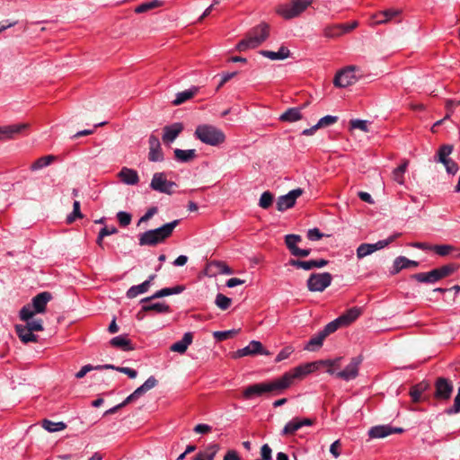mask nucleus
Returning a JSON list of instances; mask_svg holds the SVG:
<instances>
[{
    "label": "nucleus",
    "instance_id": "nucleus-1",
    "mask_svg": "<svg viewBox=\"0 0 460 460\" xmlns=\"http://www.w3.org/2000/svg\"><path fill=\"white\" fill-rule=\"evenodd\" d=\"M288 376H281L270 382H262L251 385L243 391L245 400H252L268 394H277L288 387Z\"/></svg>",
    "mask_w": 460,
    "mask_h": 460
},
{
    "label": "nucleus",
    "instance_id": "nucleus-2",
    "mask_svg": "<svg viewBox=\"0 0 460 460\" xmlns=\"http://www.w3.org/2000/svg\"><path fill=\"white\" fill-rule=\"evenodd\" d=\"M270 27L267 23L261 24L252 28L245 38L238 42L236 49L240 52L252 49L261 45L269 37Z\"/></svg>",
    "mask_w": 460,
    "mask_h": 460
},
{
    "label": "nucleus",
    "instance_id": "nucleus-3",
    "mask_svg": "<svg viewBox=\"0 0 460 460\" xmlns=\"http://www.w3.org/2000/svg\"><path fill=\"white\" fill-rule=\"evenodd\" d=\"M179 220H173L170 223H167L156 229H152L144 232L139 234L138 241L139 245L145 246H155L162 242H164L166 238H168L173 229L178 226Z\"/></svg>",
    "mask_w": 460,
    "mask_h": 460
},
{
    "label": "nucleus",
    "instance_id": "nucleus-4",
    "mask_svg": "<svg viewBox=\"0 0 460 460\" xmlns=\"http://www.w3.org/2000/svg\"><path fill=\"white\" fill-rule=\"evenodd\" d=\"M194 137L201 143L211 146H218L226 141L223 130L212 124L198 125L194 131Z\"/></svg>",
    "mask_w": 460,
    "mask_h": 460
},
{
    "label": "nucleus",
    "instance_id": "nucleus-5",
    "mask_svg": "<svg viewBox=\"0 0 460 460\" xmlns=\"http://www.w3.org/2000/svg\"><path fill=\"white\" fill-rule=\"evenodd\" d=\"M52 299V295L48 292H41L31 299V305H24L20 310V318L22 321L31 319L36 314H42L46 311L48 303Z\"/></svg>",
    "mask_w": 460,
    "mask_h": 460
},
{
    "label": "nucleus",
    "instance_id": "nucleus-6",
    "mask_svg": "<svg viewBox=\"0 0 460 460\" xmlns=\"http://www.w3.org/2000/svg\"><path fill=\"white\" fill-rule=\"evenodd\" d=\"M312 2L313 0H291L289 4L279 5L276 12L284 19L289 20L301 14Z\"/></svg>",
    "mask_w": 460,
    "mask_h": 460
},
{
    "label": "nucleus",
    "instance_id": "nucleus-7",
    "mask_svg": "<svg viewBox=\"0 0 460 460\" xmlns=\"http://www.w3.org/2000/svg\"><path fill=\"white\" fill-rule=\"evenodd\" d=\"M360 77L359 68L355 66H349L336 74L333 84L337 87L345 88L354 84Z\"/></svg>",
    "mask_w": 460,
    "mask_h": 460
},
{
    "label": "nucleus",
    "instance_id": "nucleus-8",
    "mask_svg": "<svg viewBox=\"0 0 460 460\" xmlns=\"http://www.w3.org/2000/svg\"><path fill=\"white\" fill-rule=\"evenodd\" d=\"M452 152L453 146L443 145L438 148L437 155L434 157V161L443 164L447 173L454 175L458 171V165L455 161L449 158Z\"/></svg>",
    "mask_w": 460,
    "mask_h": 460
},
{
    "label": "nucleus",
    "instance_id": "nucleus-9",
    "mask_svg": "<svg viewBox=\"0 0 460 460\" xmlns=\"http://www.w3.org/2000/svg\"><path fill=\"white\" fill-rule=\"evenodd\" d=\"M332 281V276L329 272L313 273L309 276L306 285L311 292H323Z\"/></svg>",
    "mask_w": 460,
    "mask_h": 460
},
{
    "label": "nucleus",
    "instance_id": "nucleus-10",
    "mask_svg": "<svg viewBox=\"0 0 460 460\" xmlns=\"http://www.w3.org/2000/svg\"><path fill=\"white\" fill-rule=\"evenodd\" d=\"M361 361L362 359L359 357H354L343 370L335 372L333 368H328L327 373L330 375H335L336 377L344 381L353 380L358 376Z\"/></svg>",
    "mask_w": 460,
    "mask_h": 460
},
{
    "label": "nucleus",
    "instance_id": "nucleus-11",
    "mask_svg": "<svg viewBox=\"0 0 460 460\" xmlns=\"http://www.w3.org/2000/svg\"><path fill=\"white\" fill-rule=\"evenodd\" d=\"M401 13V9H385L372 14L369 18L368 24L371 27L385 24L394 21L396 17L400 16Z\"/></svg>",
    "mask_w": 460,
    "mask_h": 460
},
{
    "label": "nucleus",
    "instance_id": "nucleus-12",
    "mask_svg": "<svg viewBox=\"0 0 460 460\" xmlns=\"http://www.w3.org/2000/svg\"><path fill=\"white\" fill-rule=\"evenodd\" d=\"M176 186L174 181H170L166 179L164 172H155L150 182V188L155 191L172 194V188Z\"/></svg>",
    "mask_w": 460,
    "mask_h": 460
},
{
    "label": "nucleus",
    "instance_id": "nucleus-13",
    "mask_svg": "<svg viewBox=\"0 0 460 460\" xmlns=\"http://www.w3.org/2000/svg\"><path fill=\"white\" fill-rule=\"evenodd\" d=\"M303 192L304 191L301 188H297L290 190L285 195L279 196L277 200V209L283 212L293 208L296 204V199L299 198Z\"/></svg>",
    "mask_w": 460,
    "mask_h": 460
},
{
    "label": "nucleus",
    "instance_id": "nucleus-14",
    "mask_svg": "<svg viewBox=\"0 0 460 460\" xmlns=\"http://www.w3.org/2000/svg\"><path fill=\"white\" fill-rule=\"evenodd\" d=\"M453 384L450 380L438 377L435 383V397L438 400H447L453 393Z\"/></svg>",
    "mask_w": 460,
    "mask_h": 460
},
{
    "label": "nucleus",
    "instance_id": "nucleus-15",
    "mask_svg": "<svg viewBox=\"0 0 460 460\" xmlns=\"http://www.w3.org/2000/svg\"><path fill=\"white\" fill-rule=\"evenodd\" d=\"M318 368V361L308 363L305 365L298 366L293 369L292 372L285 373L282 376H288V386L292 384L295 378L302 377L314 372Z\"/></svg>",
    "mask_w": 460,
    "mask_h": 460
},
{
    "label": "nucleus",
    "instance_id": "nucleus-16",
    "mask_svg": "<svg viewBox=\"0 0 460 460\" xmlns=\"http://www.w3.org/2000/svg\"><path fill=\"white\" fill-rule=\"evenodd\" d=\"M403 429L402 428H394L390 425H378L372 427L368 435L372 438H383L394 433H402Z\"/></svg>",
    "mask_w": 460,
    "mask_h": 460
},
{
    "label": "nucleus",
    "instance_id": "nucleus-17",
    "mask_svg": "<svg viewBox=\"0 0 460 460\" xmlns=\"http://www.w3.org/2000/svg\"><path fill=\"white\" fill-rule=\"evenodd\" d=\"M156 385L157 380L155 379V377L153 376H149L142 385L137 387L131 394H129L126 398V402L130 403L134 402L135 400L138 399L140 396L145 394L146 392L154 388Z\"/></svg>",
    "mask_w": 460,
    "mask_h": 460
},
{
    "label": "nucleus",
    "instance_id": "nucleus-18",
    "mask_svg": "<svg viewBox=\"0 0 460 460\" xmlns=\"http://www.w3.org/2000/svg\"><path fill=\"white\" fill-rule=\"evenodd\" d=\"M419 266V262L416 261L410 260L404 256H398L394 259L393 267L390 270L392 275L399 273L402 270L409 268H416Z\"/></svg>",
    "mask_w": 460,
    "mask_h": 460
},
{
    "label": "nucleus",
    "instance_id": "nucleus-19",
    "mask_svg": "<svg viewBox=\"0 0 460 460\" xmlns=\"http://www.w3.org/2000/svg\"><path fill=\"white\" fill-rule=\"evenodd\" d=\"M118 177L121 182L127 185H136L139 181L137 172L128 167H122L118 173Z\"/></svg>",
    "mask_w": 460,
    "mask_h": 460
},
{
    "label": "nucleus",
    "instance_id": "nucleus-20",
    "mask_svg": "<svg viewBox=\"0 0 460 460\" xmlns=\"http://www.w3.org/2000/svg\"><path fill=\"white\" fill-rule=\"evenodd\" d=\"M182 130L183 126L179 122L165 126L164 128V135L162 137L163 141L167 144L173 142Z\"/></svg>",
    "mask_w": 460,
    "mask_h": 460
},
{
    "label": "nucleus",
    "instance_id": "nucleus-21",
    "mask_svg": "<svg viewBox=\"0 0 460 460\" xmlns=\"http://www.w3.org/2000/svg\"><path fill=\"white\" fill-rule=\"evenodd\" d=\"M185 288L183 286L178 285L172 288H164L158 291H156L155 294H153L151 296L145 297L141 300V303H147L148 301L155 298H161L164 296H171V295H177L181 293Z\"/></svg>",
    "mask_w": 460,
    "mask_h": 460
},
{
    "label": "nucleus",
    "instance_id": "nucleus-22",
    "mask_svg": "<svg viewBox=\"0 0 460 460\" xmlns=\"http://www.w3.org/2000/svg\"><path fill=\"white\" fill-rule=\"evenodd\" d=\"M155 275H150L148 279L143 283L130 287L127 291V297L135 298L138 295L146 293L149 289L151 282L155 279Z\"/></svg>",
    "mask_w": 460,
    "mask_h": 460
},
{
    "label": "nucleus",
    "instance_id": "nucleus-23",
    "mask_svg": "<svg viewBox=\"0 0 460 460\" xmlns=\"http://www.w3.org/2000/svg\"><path fill=\"white\" fill-rule=\"evenodd\" d=\"M193 341V333L190 332H185L182 339L174 342L170 349L173 352H178L180 354H183L186 352L188 347L192 343Z\"/></svg>",
    "mask_w": 460,
    "mask_h": 460
},
{
    "label": "nucleus",
    "instance_id": "nucleus-24",
    "mask_svg": "<svg viewBox=\"0 0 460 460\" xmlns=\"http://www.w3.org/2000/svg\"><path fill=\"white\" fill-rule=\"evenodd\" d=\"M110 344L111 347L119 349L123 351H131L135 349L134 346L132 345L131 341L128 338V335L126 334L113 337L110 341Z\"/></svg>",
    "mask_w": 460,
    "mask_h": 460
},
{
    "label": "nucleus",
    "instance_id": "nucleus-25",
    "mask_svg": "<svg viewBox=\"0 0 460 460\" xmlns=\"http://www.w3.org/2000/svg\"><path fill=\"white\" fill-rule=\"evenodd\" d=\"M362 314V310L359 307L354 306L347 310L344 314L340 315L338 318L341 323L342 326H348L356 321Z\"/></svg>",
    "mask_w": 460,
    "mask_h": 460
},
{
    "label": "nucleus",
    "instance_id": "nucleus-26",
    "mask_svg": "<svg viewBox=\"0 0 460 460\" xmlns=\"http://www.w3.org/2000/svg\"><path fill=\"white\" fill-rule=\"evenodd\" d=\"M260 54L271 60H283L289 57L290 51L287 47L281 46L278 51L261 50Z\"/></svg>",
    "mask_w": 460,
    "mask_h": 460
},
{
    "label": "nucleus",
    "instance_id": "nucleus-27",
    "mask_svg": "<svg viewBox=\"0 0 460 460\" xmlns=\"http://www.w3.org/2000/svg\"><path fill=\"white\" fill-rule=\"evenodd\" d=\"M15 331L18 337L23 343L37 341V336L33 334L26 325L17 324L15 326Z\"/></svg>",
    "mask_w": 460,
    "mask_h": 460
},
{
    "label": "nucleus",
    "instance_id": "nucleus-28",
    "mask_svg": "<svg viewBox=\"0 0 460 460\" xmlns=\"http://www.w3.org/2000/svg\"><path fill=\"white\" fill-rule=\"evenodd\" d=\"M219 450V446L216 443L209 444L203 451L199 452L194 460H213Z\"/></svg>",
    "mask_w": 460,
    "mask_h": 460
},
{
    "label": "nucleus",
    "instance_id": "nucleus-29",
    "mask_svg": "<svg viewBox=\"0 0 460 460\" xmlns=\"http://www.w3.org/2000/svg\"><path fill=\"white\" fill-rule=\"evenodd\" d=\"M414 279L422 283H435L438 281L440 279L438 278V273L436 269L429 271V272H420L416 273L412 276Z\"/></svg>",
    "mask_w": 460,
    "mask_h": 460
},
{
    "label": "nucleus",
    "instance_id": "nucleus-30",
    "mask_svg": "<svg viewBox=\"0 0 460 460\" xmlns=\"http://www.w3.org/2000/svg\"><path fill=\"white\" fill-rule=\"evenodd\" d=\"M301 110L300 107L289 108L280 115L279 119L287 122L297 121L302 118Z\"/></svg>",
    "mask_w": 460,
    "mask_h": 460
},
{
    "label": "nucleus",
    "instance_id": "nucleus-31",
    "mask_svg": "<svg viewBox=\"0 0 460 460\" xmlns=\"http://www.w3.org/2000/svg\"><path fill=\"white\" fill-rule=\"evenodd\" d=\"M173 153L175 159L181 163H188L196 157L195 149L182 150L176 148Z\"/></svg>",
    "mask_w": 460,
    "mask_h": 460
},
{
    "label": "nucleus",
    "instance_id": "nucleus-32",
    "mask_svg": "<svg viewBox=\"0 0 460 460\" xmlns=\"http://www.w3.org/2000/svg\"><path fill=\"white\" fill-rule=\"evenodd\" d=\"M197 92L198 88L193 86L188 90L178 93L176 94L175 99L172 101V104L177 106L185 102L186 101L191 99L196 94Z\"/></svg>",
    "mask_w": 460,
    "mask_h": 460
},
{
    "label": "nucleus",
    "instance_id": "nucleus-33",
    "mask_svg": "<svg viewBox=\"0 0 460 460\" xmlns=\"http://www.w3.org/2000/svg\"><path fill=\"white\" fill-rule=\"evenodd\" d=\"M325 340V336L319 332L316 335L313 336L306 345L305 346V349L314 351L323 346V341Z\"/></svg>",
    "mask_w": 460,
    "mask_h": 460
},
{
    "label": "nucleus",
    "instance_id": "nucleus-34",
    "mask_svg": "<svg viewBox=\"0 0 460 460\" xmlns=\"http://www.w3.org/2000/svg\"><path fill=\"white\" fill-rule=\"evenodd\" d=\"M323 36L328 39H333L344 34L343 28L341 23L328 25L323 29Z\"/></svg>",
    "mask_w": 460,
    "mask_h": 460
},
{
    "label": "nucleus",
    "instance_id": "nucleus-35",
    "mask_svg": "<svg viewBox=\"0 0 460 460\" xmlns=\"http://www.w3.org/2000/svg\"><path fill=\"white\" fill-rule=\"evenodd\" d=\"M56 160V156L49 155L46 156H41L37 159L33 164H31L30 169L31 171H38L44 167L49 166L53 161Z\"/></svg>",
    "mask_w": 460,
    "mask_h": 460
},
{
    "label": "nucleus",
    "instance_id": "nucleus-36",
    "mask_svg": "<svg viewBox=\"0 0 460 460\" xmlns=\"http://www.w3.org/2000/svg\"><path fill=\"white\" fill-rule=\"evenodd\" d=\"M401 233H394V234L390 235L388 238L385 240H380L375 243H370L372 252L385 248L394 241H395L399 236H401Z\"/></svg>",
    "mask_w": 460,
    "mask_h": 460
},
{
    "label": "nucleus",
    "instance_id": "nucleus-37",
    "mask_svg": "<svg viewBox=\"0 0 460 460\" xmlns=\"http://www.w3.org/2000/svg\"><path fill=\"white\" fill-rule=\"evenodd\" d=\"M429 385L425 382H421L414 385L410 392V395L411 400L414 402H418L420 401L421 394L428 389Z\"/></svg>",
    "mask_w": 460,
    "mask_h": 460
},
{
    "label": "nucleus",
    "instance_id": "nucleus-38",
    "mask_svg": "<svg viewBox=\"0 0 460 460\" xmlns=\"http://www.w3.org/2000/svg\"><path fill=\"white\" fill-rule=\"evenodd\" d=\"M142 306V310L145 312L148 311H155L156 313L163 314V313H169L170 312V306L164 303H152V304H146L144 303Z\"/></svg>",
    "mask_w": 460,
    "mask_h": 460
},
{
    "label": "nucleus",
    "instance_id": "nucleus-39",
    "mask_svg": "<svg viewBox=\"0 0 460 460\" xmlns=\"http://www.w3.org/2000/svg\"><path fill=\"white\" fill-rule=\"evenodd\" d=\"M299 429H301V424L299 423V418H294L291 420H289L285 427L283 428L281 431L282 436H289L294 434L296 431H297Z\"/></svg>",
    "mask_w": 460,
    "mask_h": 460
},
{
    "label": "nucleus",
    "instance_id": "nucleus-40",
    "mask_svg": "<svg viewBox=\"0 0 460 460\" xmlns=\"http://www.w3.org/2000/svg\"><path fill=\"white\" fill-rule=\"evenodd\" d=\"M42 427L49 432H57L64 430L66 428V424L63 421L54 422L49 420H43Z\"/></svg>",
    "mask_w": 460,
    "mask_h": 460
},
{
    "label": "nucleus",
    "instance_id": "nucleus-41",
    "mask_svg": "<svg viewBox=\"0 0 460 460\" xmlns=\"http://www.w3.org/2000/svg\"><path fill=\"white\" fill-rule=\"evenodd\" d=\"M408 167V161H404L402 164L396 167L393 171V179L399 184H403L404 182V173Z\"/></svg>",
    "mask_w": 460,
    "mask_h": 460
},
{
    "label": "nucleus",
    "instance_id": "nucleus-42",
    "mask_svg": "<svg viewBox=\"0 0 460 460\" xmlns=\"http://www.w3.org/2000/svg\"><path fill=\"white\" fill-rule=\"evenodd\" d=\"M163 3L160 0H153L150 2H145L137 5L135 9L137 13H146L149 10L162 6Z\"/></svg>",
    "mask_w": 460,
    "mask_h": 460
},
{
    "label": "nucleus",
    "instance_id": "nucleus-43",
    "mask_svg": "<svg viewBox=\"0 0 460 460\" xmlns=\"http://www.w3.org/2000/svg\"><path fill=\"white\" fill-rule=\"evenodd\" d=\"M456 250V248L451 244H435L432 247V252L442 257L448 255Z\"/></svg>",
    "mask_w": 460,
    "mask_h": 460
},
{
    "label": "nucleus",
    "instance_id": "nucleus-44",
    "mask_svg": "<svg viewBox=\"0 0 460 460\" xmlns=\"http://www.w3.org/2000/svg\"><path fill=\"white\" fill-rule=\"evenodd\" d=\"M340 327H342V324L340 322L339 318L337 317L336 319H334L333 321L330 322L329 323H327L324 328L320 331L324 336L325 338L327 336H329L330 334L333 333L334 332H336Z\"/></svg>",
    "mask_w": 460,
    "mask_h": 460
},
{
    "label": "nucleus",
    "instance_id": "nucleus-45",
    "mask_svg": "<svg viewBox=\"0 0 460 460\" xmlns=\"http://www.w3.org/2000/svg\"><path fill=\"white\" fill-rule=\"evenodd\" d=\"M301 241V236L298 234H287L285 236V243L291 254L297 248L296 243Z\"/></svg>",
    "mask_w": 460,
    "mask_h": 460
},
{
    "label": "nucleus",
    "instance_id": "nucleus-46",
    "mask_svg": "<svg viewBox=\"0 0 460 460\" xmlns=\"http://www.w3.org/2000/svg\"><path fill=\"white\" fill-rule=\"evenodd\" d=\"M248 346L250 348V351L252 352V356L257 355V354L267 355V356L270 355V352L263 348L261 341H250Z\"/></svg>",
    "mask_w": 460,
    "mask_h": 460
},
{
    "label": "nucleus",
    "instance_id": "nucleus-47",
    "mask_svg": "<svg viewBox=\"0 0 460 460\" xmlns=\"http://www.w3.org/2000/svg\"><path fill=\"white\" fill-rule=\"evenodd\" d=\"M289 264L296 269H303L305 270H310L314 268V260L300 261L292 259L289 261Z\"/></svg>",
    "mask_w": 460,
    "mask_h": 460
},
{
    "label": "nucleus",
    "instance_id": "nucleus-48",
    "mask_svg": "<svg viewBox=\"0 0 460 460\" xmlns=\"http://www.w3.org/2000/svg\"><path fill=\"white\" fill-rule=\"evenodd\" d=\"M273 194L270 191H264L261 195V198L259 199V206L263 208V209H267L269 208L272 202H273Z\"/></svg>",
    "mask_w": 460,
    "mask_h": 460
},
{
    "label": "nucleus",
    "instance_id": "nucleus-49",
    "mask_svg": "<svg viewBox=\"0 0 460 460\" xmlns=\"http://www.w3.org/2000/svg\"><path fill=\"white\" fill-rule=\"evenodd\" d=\"M215 303L220 309L226 310L230 307L232 300L225 295L218 293L216 296Z\"/></svg>",
    "mask_w": 460,
    "mask_h": 460
},
{
    "label": "nucleus",
    "instance_id": "nucleus-50",
    "mask_svg": "<svg viewBox=\"0 0 460 460\" xmlns=\"http://www.w3.org/2000/svg\"><path fill=\"white\" fill-rule=\"evenodd\" d=\"M457 267L455 264H447L442 267L437 268V271L438 273V278L441 279L446 278L456 270Z\"/></svg>",
    "mask_w": 460,
    "mask_h": 460
},
{
    "label": "nucleus",
    "instance_id": "nucleus-51",
    "mask_svg": "<svg viewBox=\"0 0 460 460\" xmlns=\"http://www.w3.org/2000/svg\"><path fill=\"white\" fill-rule=\"evenodd\" d=\"M12 137L13 138L17 135H20L22 131L26 130L29 128L28 123H18L7 126Z\"/></svg>",
    "mask_w": 460,
    "mask_h": 460
},
{
    "label": "nucleus",
    "instance_id": "nucleus-52",
    "mask_svg": "<svg viewBox=\"0 0 460 460\" xmlns=\"http://www.w3.org/2000/svg\"><path fill=\"white\" fill-rule=\"evenodd\" d=\"M368 121L363 119H351L349 126L351 129H360L363 132H369Z\"/></svg>",
    "mask_w": 460,
    "mask_h": 460
},
{
    "label": "nucleus",
    "instance_id": "nucleus-53",
    "mask_svg": "<svg viewBox=\"0 0 460 460\" xmlns=\"http://www.w3.org/2000/svg\"><path fill=\"white\" fill-rule=\"evenodd\" d=\"M82 217H83V214L81 213V210H80V202L77 200H75L74 204H73V212L67 216L66 222L71 224L76 218H82Z\"/></svg>",
    "mask_w": 460,
    "mask_h": 460
},
{
    "label": "nucleus",
    "instance_id": "nucleus-54",
    "mask_svg": "<svg viewBox=\"0 0 460 460\" xmlns=\"http://www.w3.org/2000/svg\"><path fill=\"white\" fill-rule=\"evenodd\" d=\"M337 121H338L337 116L326 115L319 119V121L317 122V127H319V128H326V127L333 125Z\"/></svg>",
    "mask_w": 460,
    "mask_h": 460
},
{
    "label": "nucleus",
    "instance_id": "nucleus-55",
    "mask_svg": "<svg viewBox=\"0 0 460 460\" xmlns=\"http://www.w3.org/2000/svg\"><path fill=\"white\" fill-rule=\"evenodd\" d=\"M148 159L151 162H161L164 160V155L161 149V146L158 148L151 147L149 148Z\"/></svg>",
    "mask_w": 460,
    "mask_h": 460
},
{
    "label": "nucleus",
    "instance_id": "nucleus-56",
    "mask_svg": "<svg viewBox=\"0 0 460 460\" xmlns=\"http://www.w3.org/2000/svg\"><path fill=\"white\" fill-rule=\"evenodd\" d=\"M372 250H371V246H370V243H361L358 248H357V257L358 259H362L367 255H370L372 254Z\"/></svg>",
    "mask_w": 460,
    "mask_h": 460
},
{
    "label": "nucleus",
    "instance_id": "nucleus-57",
    "mask_svg": "<svg viewBox=\"0 0 460 460\" xmlns=\"http://www.w3.org/2000/svg\"><path fill=\"white\" fill-rule=\"evenodd\" d=\"M131 215L125 211H119L117 213V219L119 225L123 227L128 226L131 222Z\"/></svg>",
    "mask_w": 460,
    "mask_h": 460
},
{
    "label": "nucleus",
    "instance_id": "nucleus-58",
    "mask_svg": "<svg viewBox=\"0 0 460 460\" xmlns=\"http://www.w3.org/2000/svg\"><path fill=\"white\" fill-rule=\"evenodd\" d=\"M26 326L33 332H41L43 331V325L41 320H28L26 321Z\"/></svg>",
    "mask_w": 460,
    "mask_h": 460
},
{
    "label": "nucleus",
    "instance_id": "nucleus-59",
    "mask_svg": "<svg viewBox=\"0 0 460 460\" xmlns=\"http://www.w3.org/2000/svg\"><path fill=\"white\" fill-rule=\"evenodd\" d=\"M293 351H294V349L292 347H285L279 352V354L277 355V357L275 358V361L280 362V361L288 358L293 353Z\"/></svg>",
    "mask_w": 460,
    "mask_h": 460
},
{
    "label": "nucleus",
    "instance_id": "nucleus-60",
    "mask_svg": "<svg viewBox=\"0 0 460 460\" xmlns=\"http://www.w3.org/2000/svg\"><path fill=\"white\" fill-rule=\"evenodd\" d=\"M457 105H460V100L459 101H455V100H447V101L446 109H447V115L445 116L444 119H447L451 116L454 108Z\"/></svg>",
    "mask_w": 460,
    "mask_h": 460
},
{
    "label": "nucleus",
    "instance_id": "nucleus-61",
    "mask_svg": "<svg viewBox=\"0 0 460 460\" xmlns=\"http://www.w3.org/2000/svg\"><path fill=\"white\" fill-rule=\"evenodd\" d=\"M272 450L268 444H264L261 448V456L262 460H272Z\"/></svg>",
    "mask_w": 460,
    "mask_h": 460
},
{
    "label": "nucleus",
    "instance_id": "nucleus-62",
    "mask_svg": "<svg viewBox=\"0 0 460 460\" xmlns=\"http://www.w3.org/2000/svg\"><path fill=\"white\" fill-rule=\"evenodd\" d=\"M323 234L318 228L309 229L307 232V238L311 241H318L323 237Z\"/></svg>",
    "mask_w": 460,
    "mask_h": 460
},
{
    "label": "nucleus",
    "instance_id": "nucleus-63",
    "mask_svg": "<svg viewBox=\"0 0 460 460\" xmlns=\"http://www.w3.org/2000/svg\"><path fill=\"white\" fill-rule=\"evenodd\" d=\"M116 370L120 373L126 374L129 378H135L137 376V372L130 367H116Z\"/></svg>",
    "mask_w": 460,
    "mask_h": 460
},
{
    "label": "nucleus",
    "instance_id": "nucleus-64",
    "mask_svg": "<svg viewBox=\"0 0 460 460\" xmlns=\"http://www.w3.org/2000/svg\"><path fill=\"white\" fill-rule=\"evenodd\" d=\"M460 411V387L457 390V394L454 400L453 408L448 410V413H457Z\"/></svg>",
    "mask_w": 460,
    "mask_h": 460
}]
</instances>
